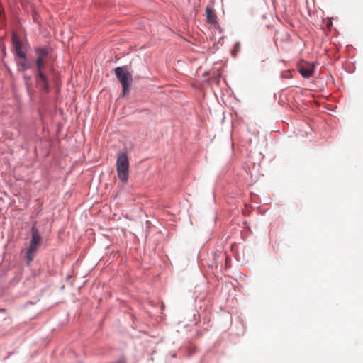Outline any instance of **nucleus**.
I'll return each mask as SVG.
<instances>
[{
  "instance_id": "nucleus-1",
  "label": "nucleus",
  "mask_w": 363,
  "mask_h": 363,
  "mask_svg": "<svg viewBox=\"0 0 363 363\" xmlns=\"http://www.w3.org/2000/svg\"><path fill=\"white\" fill-rule=\"evenodd\" d=\"M116 171L120 181L126 183L129 177V160L125 152H121L118 154Z\"/></svg>"
},
{
  "instance_id": "nucleus-2",
  "label": "nucleus",
  "mask_w": 363,
  "mask_h": 363,
  "mask_svg": "<svg viewBox=\"0 0 363 363\" xmlns=\"http://www.w3.org/2000/svg\"><path fill=\"white\" fill-rule=\"evenodd\" d=\"M118 80L121 84L123 88V95L125 96L129 93L133 82L131 73L128 70L127 67H118L114 70Z\"/></svg>"
},
{
  "instance_id": "nucleus-3",
  "label": "nucleus",
  "mask_w": 363,
  "mask_h": 363,
  "mask_svg": "<svg viewBox=\"0 0 363 363\" xmlns=\"http://www.w3.org/2000/svg\"><path fill=\"white\" fill-rule=\"evenodd\" d=\"M315 69L313 63L303 62L299 65L298 70L304 78H309L313 76Z\"/></svg>"
},
{
  "instance_id": "nucleus-4",
  "label": "nucleus",
  "mask_w": 363,
  "mask_h": 363,
  "mask_svg": "<svg viewBox=\"0 0 363 363\" xmlns=\"http://www.w3.org/2000/svg\"><path fill=\"white\" fill-rule=\"evenodd\" d=\"M13 46L18 57H24L26 53L23 51V43L19 36L13 33L11 38Z\"/></svg>"
},
{
  "instance_id": "nucleus-5",
  "label": "nucleus",
  "mask_w": 363,
  "mask_h": 363,
  "mask_svg": "<svg viewBox=\"0 0 363 363\" xmlns=\"http://www.w3.org/2000/svg\"><path fill=\"white\" fill-rule=\"evenodd\" d=\"M31 235L32 238L29 247H30V250H36L40 242L41 237L38 233V229L35 227H33L31 229Z\"/></svg>"
},
{
  "instance_id": "nucleus-6",
  "label": "nucleus",
  "mask_w": 363,
  "mask_h": 363,
  "mask_svg": "<svg viewBox=\"0 0 363 363\" xmlns=\"http://www.w3.org/2000/svg\"><path fill=\"white\" fill-rule=\"evenodd\" d=\"M36 83L37 85L40 88L43 89L45 92L50 91L48 79L44 73H40L37 74Z\"/></svg>"
},
{
  "instance_id": "nucleus-7",
  "label": "nucleus",
  "mask_w": 363,
  "mask_h": 363,
  "mask_svg": "<svg viewBox=\"0 0 363 363\" xmlns=\"http://www.w3.org/2000/svg\"><path fill=\"white\" fill-rule=\"evenodd\" d=\"M18 57L20 59L17 61V67L18 70L25 71L30 68V64L26 57V55H24V57Z\"/></svg>"
},
{
  "instance_id": "nucleus-8",
  "label": "nucleus",
  "mask_w": 363,
  "mask_h": 363,
  "mask_svg": "<svg viewBox=\"0 0 363 363\" xmlns=\"http://www.w3.org/2000/svg\"><path fill=\"white\" fill-rule=\"evenodd\" d=\"M206 19L208 23L216 25L217 22V16L213 9L210 7L206 8Z\"/></svg>"
},
{
  "instance_id": "nucleus-9",
  "label": "nucleus",
  "mask_w": 363,
  "mask_h": 363,
  "mask_svg": "<svg viewBox=\"0 0 363 363\" xmlns=\"http://www.w3.org/2000/svg\"><path fill=\"white\" fill-rule=\"evenodd\" d=\"M46 63V59L37 58L35 60V65L37 69V74L43 73V69Z\"/></svg>"
},
{
  "instance_id": "nucleus-10",
  "label": "nucleus",
  "mask_w": 363,
  "mask_h": 363,
  "mask_svg": "<svg viewBox=\"0 0 363 363\" xmlns=\"http://www.w3.org/2000/svg\"><path fill=\"white\" fill-rule=\"evenodd\" d=\"M36 53L38 55L37 58L46 59L48 52L45 48H39L36 50Z\"/></svg>"
},
{
  "instance_id": "nucleus-11",
  "label": "nucleus",
  "mask_w": 363,
  "mask_h": 363,
  "mask_svg": "<svg viewBox=\"0 0 363 363\" xmlns=\"http://www.w3.org/2000/svg\"><path fill=\"white\" fill-rule=\"evenodd\" d=\"M35 252V250H30V247L28 248L27 253H26L27 264H29L33 259Z\"/></svg>"
},
{
  "instance_id": "nucleus-12",
  "label": "nucleus",
  "mask_w": 363,
  "mask_h": 363,
  "mask_svg": "<svg viewBox=\"0 0 363 363\" xmlns=\"http://www.w3.org/2000/svg\"><path fill=\"white\" fill-rule=\"evenodd\" d=\"M281 77L283 78H290L291 77V74L289 72H286V74H282Z\"/></svg>"
},
{
  "instance_id": "nucleus-13",
  "label": "nucleus",
  "mask_w": 363,
  "mask_h": 363,
  "mask_svg": "<svg viewBox=\"0 0 363 363\" xmlns=\"http://www.w3.org/2000/svg\"><path fill=\"white\" fill-rule=\"evenodd\" d=\"M24 79L26 80V84H28V82H30V77H28V76H26V75H24Z\"/></svg>"
}]
</instances>
